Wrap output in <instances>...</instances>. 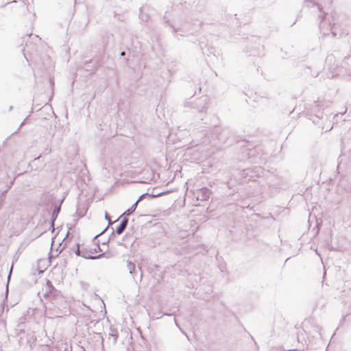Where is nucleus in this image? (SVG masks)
<instances>
[{
  "label": "nucleus",
  "mask_w": 351,
  "mask_h": 351,
  "mask_svg": "<svg viewBox=\"0 0 351 351\" xmlns=\"http://www.w3.org/2000/svg\"><path fill=\"white\" fill-rule=\"evenodd\" d=\"M127 267L130 274L132 275L134 278V274L136 273V265L134 263L130 261H127Z\"/></svg>",
  "instance_id": "nucleus-10"
},
{
  "label": "nucleus",
  "mask_w": 351,
  "mask_h": 351,
  "mask_svg": "<svg viewBox=\"0 0 351 351\" xmlns=\"http://www.w3.org/2000/svg\"><path fill=\"white\" fill-rule=\"evenodd\" d=\"M219 130H220V128H218V127L215 128V132H218Z\"/></svg>",
  "instance_id": "nucleus-20"
},
{
  "label": "nucleus",
  "mask_w": 351,
  "mask_h": 351,
  "mask_svg": "<svg viewBox=\"0 0 351 351\" xmlns=\"http://www.w3.org/2000/svg\"><path fill=\"white\" fill-rule=\"evenodd\" d=\"M125 51H122V52L121 53V56H125Z\"/></svg>",
  "instance_id": "nucleus-23"
},
{
  "label": "nucleus",
  "mask_w": 351,
  "mask_h": 351,
  "mask_svg": "<svg viewBox=\"0 0 351 351\" xmlns=\"http://www.w3.org/2000/svg\"><path fill=\"white\" fill-rule=\"evenodd\" d=\"M24 123H25V121L21 123V124L20 125V127H21L24 124Z\"/></svg>",
  "instance_id": "nucleus-26"
},
{
  "label": "nucleus",
  "mask_w": 351,
  "mask_h": 351,
  "mask_svg": "<svg viewBox=\"0 0 351 351\" xmlns=\"http://www.w3.org/2000/svg\"><path fill=\"white\" fill-rule=\"evenodd\" d=\"M138 270L141 271V274H140V280H141L142 277H143V273H142L141 267H138Z\"/></svg>",
  "instance_id": "nucleus-19"
},
{
  "label": "nucleus",
  "mask_w": 351,
  "mask_h": 351,
  "mask_svg": "<svg viewBox=\"0 0 351 351\" xmlns=\"http://www.w3.org/2000/svg\"><path fill=\"white\" fill-rule=\"evenodd\" d=\"M111 332L110 333V335L112 337H114V340L116 341L117 337H118V332L116 329H112L111 328Z\"/></svg>",
  "instance_id": "nucleus-17"
},
{
  "label": "nucleus",
  "mask_w": 351,
  "mask_h": 351,
  "mask_svg": "<svg viewBox=\"0 0 351 351\" xmlns=\"http://www.w3.org/2000/svg\"><path fill=\"white\" fill-rule=\"evenodd\" d=\"M128 224V219L124 217L121 221L120 224L116 228V232L118 234H121L124 230L126 229L127 226Z\"/></svg>",
  "instance_id": "nucleus-9"
},
{
  "label": "nucleus",
  "mask_w": 351,
  "mask_h": 351,
  "mask_svg": "<svg viewBox=\"0 0 351 351\" xmlns=\"http://www.w3.org/2000/svg\"><path fill=\"white\" fill-rule=\"evenodd\" d=\"M64 201V198H62L59 202H57L56 201L51 202V206L53 207V209L51 213V227L53 228L54 226V222L60 212L61 209V205L62 204V202Z\"/></svg>",
  "instance_id": "nucleus-5"
},
{
  "label": "nucleus",
  "mask_w": 351,
  "mask_h": 351,
  "mask_svg": "<svg viewBox=\"0 0 351 351\" xmlns=\"http://www.w3.org/2000/svg\"><path fill=\"white\" fill-rule=\"evenodd\" d=\"M319 29L324 36L332 34V37L341 36L337 25L335 22V18L329 14H325L324 16L319 15Z\"/></svg>",
  "instance_id": "nucleus-1"
},
{
  "label": "nucleus",
  "mask_w": 351,
  "mask_h": 351,
  "mask_svg": "<svg viewBox=\"0 0 351 351\" xmlns=\"http://www.w3.org/2000/svg\"><path fill=\"white\" fill-rule=\"evenodd\" d=\"M309 3L311 4V7L312 8L316 9L319 12H322V7L321 4H319L318 3H314V2H312V1H310ZM308 6L310 7V5H308Z\"/></svg>",
  "instance_id": "nucleus-14"
},
{
  "label": "nucleus",
  "mask_w": 351,
  "mask_h": 351,
  "mask_svg": "<svg viewBox=\"0 0 351 351\" xmlns=\"http://www.w3.org/2000/svg\"><path fill=\"white\" fill-rule=\"evenodd\" d=\"M162 194V193H158V194H149V193H143L139 197L138 199H137V201L135 202L138 204V203L141 201L143 199H144L145 197H149L150 198H154V197H159Z\"/></svg>",
  "instance_id": "nucleus-12"
},
{
  "label": "nucleus",
  "mask_w": 351,
  "mask_h": 351,
  "mask_svg": "<svg viewBox=\"0 0 351 351\" xmlns=\"http://www.w3.org/2000/svg\"><path fill=\"white\" fill-rule=\"evenodd\" d=\"M326 64L329 70H331L332 75H337L335 71L338 67V63L336 62L335 58L332 54L328 55L325 60Z\"/></svg>",
  "instance_id": "nucleus-7"
},
{
  "label": "nucleus",
  "mask_w": 351,
  "mask_h": 351,
  "mask_svg": "<svg viewBox=\"0 0 351 351\" xmlns=\"http://www.w3.org/2000/svg\"><path fill=\"white\" fill-rule=\"evenodd\" d=\"M84 247H80L79 244L77 245V249L75 250V254L77 256H82V251H84Z\"/></svg>",
  "instance_id": "nucleus-16"
},
{
  "label": "nucleus",
  "mask_w": 351,
  "mask_h": 351,
  "mask_svg": "<svg viewBox=\"0 0 351 351\" xmlns=\"http://www.w3.org/2000/svg\"><path fill=\"white\" fill-rule=\"evenodd\" d=\"M98 250L101 251L99 244H97V247L95 248L87 249L86 247H84V251H82V257L87 259H96L106 256L105 253L100 254L97 256H93V254L97 253Z\"/></svg>",
  "instance_id": "nucleus-3"
},
{
  "label": "nucleus",
  "mask_w": 351,
  "mask_h": 351,
  "mask_svg": "<svg viewBox=\"0 0 351 351\" xmlns=\"http://www.w3.org/2000/svg\"><path fill=\"white\" fill-rule=\"evenodd\" d=\"M6 332H7L6 322H5V319H3L0 316V335H3V336L5 335Z\"/></svg>",
  "instance_id": "nucleus-11"
},
{
  "label": "nucleus",
  "mask_w": 351,
  "mask_h": 351,
  "mask_svg": "<svg viewBox=\"0 0 351 351\" xmlns=\"http://www.w3.org/2000/svg\"><path fill=\"white\" fill-rule=\"evenodd\" d=\"M172 28H173V32H174V33L177 32V30L173 27H172Z\"/></svg>",
  "instance_id": "nucleus-24"
},
{
  "label": "nucleus",
  "mask_w": 351,
  "mask_h": 351,
  "mask_svg": "<svg viewBox=\"0 0 351 351\" xmlns=\"http://www.w3.org/2000/svg\"><path fill=\"white\" fill-rule=\"evenodd\" d=\"M330 0H327V1H329Z\"/></svg>",
  "instance_id": "nucleus-29"
},
{
  "label": "nucleus",
  "mask_w": 351,
  "mask_h": 351,
  "mask_svg": "<svg viewBox=\"0 0 351 351\" xmlns=\"http://www.w3.org/2000/svg\"><path fill=\"white\" fill-rule=\"evenodd\" d=\"M105 219L108 221L109 225L112 223L110 221V217L107 213L105 215Z\"/></svg>",
  "instance_id": "nucleus-18"
},
{
  "label": "nucleus",
  "mask_w": 351,
  "mask_h": 351,
  "mask_svg": "<svg viewBox=\"0 0 351 351\" xmlns=\"http://www.w3.org/2000/svg\"><path fill=\"white\" fill-rule=\"evenodd\" d=\"M106 229H107V228H106L104 230H103L100 234H97V235H95V239L96 237H97L98 236H99L101 234H102V233H103V232H104Z\"/></svg>",
  "instance_id": "nucleus-21"
},
{
  "label": "nucleus",
  "mask_w": 351,
  "mask_h": 351,
  "mask_svg": "<svg viewBox=\"0 0 351 351\" xmlns=\"http://www.w3.org/2000/svg\"><path fill=\"white\" fill-rule=\"evenodd\" d=\"M23 3H24V5H27L28 1L27 0H23Z\"/></svg>",
  "instance_id": "nucleus-22"
},
{
  "label": "nucleus",
  "mask_w": 351,
  "mask_h": 351,
  "mask_svg": "<svg viewBox=\"0 0 351 351\" xmlns=\"http://www.w3.org/2000/svg\"><path fill=\"white\" fill-rule=\"evenodd\" d=\"M318 108V105H315L313 108V111L315 112V116L317 117V118H322L323 117V112L319 111V110H316V108Z\"/></svg>",
  "instance_id": "nucleus-15"
},
{
  "label": "nucleus",
  "mask_w": 351,
  "mask_h": 351,
  "mask_svg": "<svg viewBox=\"0 0 351 351\" xmlns=\"http://www.w3.org/2000/svg\"><path fill=\"white\" fill-rule=\"evenodd\" d=\"M12 109H13V106H10V108H9V111H11Z\"/></svg>",
  "instance_id": "nucleus-25"
},
{
  "label": "nucleus",
  "mask_w": 351,
  "mask_h": 351,
  "mask_svg": "<svg viewBox=\"0 0 351 351\" xmlns=\"http://www.w3.org/2000/svg\"><path fill=\"white\" fill-rule=\"evenodd\" d=\"M208 99L205 97H199L193 102L194 109H196L198 112L202 113L207 108Z\"/></svg>",
  "instance_id": "nucleus-4"
},
{
  "label": "nucleus",
  "mask_w": 351,
  "mask_h": 351,
  "mask_svg": "<svg viewBox=\"0 0 351 351\" xmlns=\"http://www.w3.org/2000/svg\"><path fill=\"white\" fill-rule=\"evenodd\" d=\"M349 311H350V313H351V303H350V305Z\"/></svg>",
  "instance_id": "nucleus-27"
},
{
  "label": "nucleus",
  "mask_w": 351,
  "mask_h": 351,
  "mask_svg": "<svg viewBox=\"0 0 351 351\" xmlns=\"http://www.w3.org/2000/svg\"><path fill=\"white\" fill-rule=\"evenodd\" d=\"M136 207H137V204L136 203L133 204L130 208H128L127 210H125L123 213V214L120 217V218L123 215L128 216V215H132L136 210Z\"/></svg>",
  "instance_id": "nucleus-13"
},
{
  "label": "nucleus",
  "mask_w": 351,
  "mask_h": 351,
  "mask_svg": "<svg viewBox=\"0 0 351 351\" xmlns=\"http://www.w3.org/2000/svg\"><path fill=\"white\" fill-rule=\"evenodd\" d=\"M195 195H196L197 200L206 201L209 199L211 195V191L209 189L203 187L197 189L195 193Z\"/></svg>",
  "instance_id": "nucleus-6"
},
{
  "label": "nucleus",
  "mask_w": 351,
  "mask_h": 351,
  "mask_svg": "<svg viewBox=\"0 0 351 351\" xmlns=\"http://www.w3.org/2000/svg\"><path fill=\"white\" fill-rule=\"evenodd\" d=\"M16 1L14 0V1H11L10 3H16Z\"/></svg>",
  "instance_id": "nucleus-28"
},
{
  "label": "nucleus",
  "mask_w": 351,
  "mask_h": 351,
  "mask_svg": "<svg viewBox=\"0 0 351 351\" xmlns=\"http://www.w3.org/2000/svg\"><path fill=\"white\" fill-rule=\"evenodd\" d=\"M45 299L51 301V304H49L48 307H47L48 311L50 312L52 311V306L56 307L58 310H55V313H51V315L57 317L60 316L59 314L60 313L61 307L60 303L64 302V298L62 296L60 291L56 289V293H53V291L47 296Z\"/></svg>",
  "instance_id": "nucleus-2"
},
{
  "label": "nucleus",
  "mask_w": 351,
  "mask_h": 351,
  "mask_svg": "<svg viewBox=\"0 0 351 351\" xmlns=\"http://www.w3.org/2000/svg\"><path fill=\"white\" fill-rule=\"evenodd\" d=\"M43 291H45L43 293V297L45 298L47 296H48L50 293H51L53 291V293H56V289L52 285V283L49 280H47L45 289H43Z\"/></svg>",
  "instance_id": "nucleus-8"
}]
</instances>
